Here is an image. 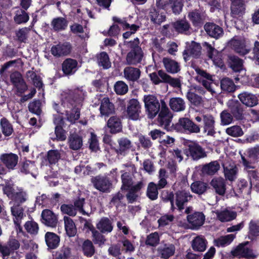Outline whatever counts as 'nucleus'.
<instances>
[{
  "label": "nucleus",
  "instance_id": "nucleus-1",
  "mask_svg": "<svg viewBox=\"0 0 259 259\" xmlns=\"http://www.w3.org/2000/svg\"><path fill=\"white\" fill-rule=\"evenodd\" d=\"M82 100V97H80L77 101L70 100L69 98H65L62 101L61 106L64 108L71 109V111L69 113L68 111H66L67 119L71 123H73L78 120L80 116V107Z\"/></svg>",
  "mask_w": 259,
  "mask_h": 259
},
{
  "label": "nucleus",
  "instance_id": "nucleus-2",
  "mask_svg": "<svg viewBox=\"0 0 259 259\" xmlns=\"http://www.w3.org/2000/svg\"><path fill=\"white\" fill-rule=\"evenodd\" d=\"M174 128L181 133H199L200 131V127L187 117L180 118Z\"/></svg>",
  "mask_w": 259,
  "mask_h": 259
},
{
  "label": "nucleus",
  "instance_id": "nucleus-3",
  "mask_svg": "<svg viewBox=\"0 0 259 259\" xmlns=\"http://www.w3.org/2000/svg\"><path fill=\"white\" fill-rule=\"evenodd\" d=\"M195 119L198 122L203 121L204 133H206L208 136H213L215 134V120L211 115L209 114H201L196 116Z\"/></svg>",
  "mask_w": 259,
  "mask_h": 259
},
{
  "label": "nucleus",
  "instance_id": "nucleus-4",
  "mask_svg": "<svg viewBox=\"0 0 259 259\" xmlns=\"http://www.w3.org/2000/svg\"><path fill=\"white\" fill-rule=\"evenodd\" d=\"M247 243V242L238 245L236 247L232 249L231 254L234 257L238 258L245 257L252 259L256 257L257 254L247 246L246 244Z\"/></svg>",
  "mask_w": 259,
  "mask_h": 259
},
{
  "label": "nucleus",
  "instance_id": "nucleus-5",
  "mask_svg": "<svg viewBox=\"0 0 259 259\" xmlns=\"http://www.w3.org/2000/svg\"><path fill=\"white\" fill-rule=\"evenodd\" d=\"M134 43L135 46L133 47V49L127 54L126 56L127 64L131 65H136L140 63L143 56L142 49L138 46L139 40L137 38L135 39Z\"/></svg>",
  "mask_w": 259,
  "mask_h": 259
},
{
  "label": "nucleus",
  "instance_id": "nucleus-6",
  "mask_svg": "<svg viewBox=\"0 0 259 259\" xmlns=\"http://www.w3.org/2000/svg\"><path fill=\"white\" fill-rule=\"evenodd\" d=\"M172 115L169 111L166 103L164 101L161 100V110L160 111L158 121L161 126H163L164 128L169 126Z\"/></svg>",
  "mask_w": 259,
  "mask_h": 259
},
{
  "label": "nucleus",
  "instance_id": "nucleus-7",
  "mask_svg": "<svg viewBox=\"0 0 259 259\" xmlns=\"http://www.w3.org/2000/svg\"><path fill=\"white\" fill-rule=\"evenodd\" d=\"M229 44L231 48L240 55H245L250 51L249 46L244 39L234 38L230 41Z\"/></svg>",
  "mask_w": 259,
  "mask_h": 259
},
{
  "label": "nucleus",
  "instance_id": "nucleus-8",
  "mask_svg": "<svg viewBox=\"0 0 259 259\" xmlns=\"http://www.w3.org/2000/svg\"><path fill=\"white\" fill-rule=\"evenodd\" d=\"M92 182L97 190L102 192H109L112 187L110 181L105 176H99L93 178Z\"/></svg>",
  "mask_w": 259,
  "mask_h": 259
},
{
  "label": "nucleus",
  "instance_id": "nucleus-9",
  "mask_svg": "<svg viewBox=\"0 0 259 259\" xmlns=\"http://www.w3.org/2000/svg\"><path fill=\"white\" fill-rule=\"evenodd\" d=\"M203 46L206 50L207 56L213 61L214 64L222 67L223 66V63L221 59V53L207 42H204L203 44Z\"/></svg>",
  "mask_w": 259,
  "mask_h": 259
},
{
  "label": "nucleus",
  "instance_id": "nucleus-10",
  "mask_svg": "<svg viewBox=\"0 0 259 259\" xmlns=\"http://www.w3.org/2000/svg\"><path fill=\"white\" fill-rule=\"evenodd\" d=\"M11 212L13 216V221L15 224L21 229L20 224L22 219L25 217V214L24 212V209L19 204L14 203L10 204Z\"/></svg>",
  "mask_w": 259,
  "mask_h": 259
},
{
  "label": "nucleus",
  "instance_id": "nucleus-11",
  "mask_svg": "<svg viewBox=\"0 0 259 259\" xmlns=\"http://www.w3.org/2000/svg\"><path fill=\"white\" fill-rule=\"evenodd\" d=\"M217 219L221 222H228L234 220L237 212L229 208H223L214 211Z\"/></svg>",
  "mask_w": 259,
  "mask_h": 259
},
{
  "label": "nucleus",
  "instance_id": "nucleus-12",
  "mask_svg": "<svg viewBox=\"0 0 259 259\" xmlns=\"http://www.w3.org/2000/svg\"><path fill=\"white\" fill-rule=\"evenodd\" d=\"M18 155L12 153L3 154L0 156L1 162L9 170L15 169L18 164Z\"/></svg>",
  "mask_w": 259,
  "mask_h": 259
},
{
  "label": "nucleus",
  "instance_id": "nucleus-13",
  "mask_svg": "<svg viewBox=\"0 0 259 259\" xmlns=\"http://www.w3.org/2000/svg\"><path fill=\"white\" fill-rule=\"evenodd\" d=\"M141 112V106L137 100L132 99L130 101L127 107L128 117L133 120L139 119Z\"/></svg>",
  "mask_w": 259,
  "mask_h": 259
},
{
  "label": "nucleus",
  "instance_id": "nucleus-14",
  "mask_svg": "<svg viewBox=\"0 0 259 259\" xmlns=\"http://www.w3.org/2000/svg\"><path fill=\"white\" fill-rule=\"evenodd\" d=\"M183 1L184 0H170L168 4L164 5L161 3L160 1H157L156 5L159 9L165 10H167L168 7H169L172 9L174 13L178 14L182 10Z\"/></svg>",
  "mask_w": 259,
  "mask_h": 259
},
{
  "label": "nucleus",
  "instance_id": "nucleus-15",
  "mask_svg": "<svg viewBox=\"0 0 259 259\" xmlns=\"http://www.w3.org/2000/svg\"><path fill=\"white\" fill-rule=\"evenodd\" d=\"M10 80L19 92L22 93L27 90V85L19 72L15 71L12 73L10 75Z\"/></svg>",
  "mask_w": 259,
  "mask_h": 259
},
{
  "label": "nucleus",
  "instance_id": "nucleus-16",
  "mask_svg": "<svg viewBox=\"0 0 259 259\" xmlns=\"http://www.w3.org/2000/svg\"><path fill=\"white\" fill-rule=\"evenodd\" d=\"M42 222L45 225L55 227L58 224L57 216L51 210L45 209L41 213Z\"/></svg>",
  "mask_w": 259,
  "mask_h": 259
},
{
  "label": "nucleus",
  "instance_id": "nucleus-17",
  "mask_svg": "<svg viewBox=\"0 0 259 259\" xmlns=\"http://www.w3.org/2000/svg\"><path fill=\"white\" fill-rule=\"evenodd\" d=\"M188 150L194 160H197L206 156V152L198 144L191 143L188 145Z\"/></svg>",
  "mask_w": 259,
  "mask_h": 259
},
{
  "label": "nucleus",
  "instance_id": "nucleus-18",
  "mask_svg": "<svg viewBox=\"0 0 259 259\" xmlns=\"http://www.w3.org/2000/svg\"><path fill=\"white\" fill-rule=\"evenodd\" d=\"M204 29L210 36L217 39L223 36L224 33L223 28L214 23H206L204 25Z\"/></svg>",
  "mask_w": 259,
  "mask_h": 259
},
{
  "label": "nucleus",
  "instance_id": "nucleus-19",
  "mask_svg": "<svg viewBox=\"0 0 259 259\" xmlns=\"http://www.w3.org/2000/svg\"><path fill=\"white\" fill-rule=\"evenodd\" d=\"M100 111L101 116H108L114 113V106L108 98H104L101 100Z\"/></svg>",
  "mask_w": 259,
  "mask_h": 259
},
{
  "label": "nucleus",
  "instance_id": "nucleus-20",
  "mask_svg": "<svg viewBox=\"0 0 259 259\" xmlns=\"http://www.w3.org/2000/svg\"><path fill=\"white\" fill-rule=\"evenodd\" d=\"M240 101L244 105L253 107L256 105L258 102L257 98L253 94L248 92H243L238 95Z\"/></svg>",
  "mask_w": 259,
  "mask_h": 259
},
{
  "label": "nucleus",
  "instance_id": "nucleus-21",
  "mask_svg": "<svg viewBox=\"0 0 259 259\" xmlns=\"http://www.w3.org/2000/svg\"><path fill=\"white\" fill-rule=\"evenodd\" d=\"M118 146L115 151L118 154L124 155L132 147L131 141L126 138H121L117 141Z\"/></svg>",
  "mask_w": 259,
  "mask_h": 259
},
{
  "label": "nucleus",
  "instance_id": "nucleus-22",
  "mask_svg": "<svg viewBox=\"0 0 259 259\" xmlns=\"http://www.w3.org/2000/svg\"><path fill=\"white\" fill-rule=\"evenodd\" d=\"M107 126L112 134H116L121 131L122 124L120 119L116 116L111 117L107 122Z\"/></svg>",
  "mask_w": 259,
  "mask_h": 259
},
{
  "label": "nucleus",
  "instance_id": "nucleus-23",
  "mask_svg": "<svg viewBox=\"0 0 259 259\" xmlns=\"http://www.w3.org/2000/svg\"><path fill=\"white\" fill-rule=\"evenodd\" d=\"M201 47L199 44L194 41L186 43V48L184 52V55L190 54L195 57L199 56L201 54Z\"/></svg>",
  "mask_w": 259,
  "mask_h": 259
},
{
  "label": "nucleus",
  "instance_id": "nucleus-24",
  "mask_svg": "<svg viewBox=\"0 0 259 259\" xmlns=\"http://www.w3.org/2000/svg\"><path fill=\"white\" fill-rule=\"evenodd\" d=\"M141 71L137 68L126 67L124 69L123 75L124 78L131 81L137 80L140 76Z\"/></svg>",
  "mask_w": 259,
  "mask_h": 259
},
{
  "label": "nucleus",
  "instance_id": "nucleus-25",
  "mask_svg": "<svg viewBox=\"0 0 259 259\" xmlns=\"http://www.w3.org/2000/svg\"><path fill=\"white\" fill-rule=\"evenodd\" d=\"M77 69V62L73 59H67L62 64V70L66 75L72 74Z\"/></svg>",
  "mask_w": 259,
  "mask_h": 259
},
{
  "label": "nucleus",
  "instance_id": "nucleus-26",
  "mask_svg": "<svg viewBox=\"0 0 259 259\" xmlns=\"http://www.w3.org/2000/svg\"><path fill=\"white\" fill-rule=\"evenodd\" d=\"M211 186L215 190V192L220 195H223L226 191L225 181L222 178H213L211 182Z\"/></svg>",
  "mask_w": 259,
  "mask_h": 259
},
{
  "label": "nucleus",
  "instance_id": "nucleus-27",
  "mask_svg": "<svg viewBox=\"0 0 259 259\" xmlns=\"http://www.w3.org/2000/svg\"><path fill=\"white\" fill-rule=\"evenodd\" d=\"M188 221L194 228L202 226L204 222L205 217L201 212H195L187 216Z\"/></svg>",
  "mask_w": 259,
  "mask_h": 259
},
{
  "label": "nucleus",
  "instance_id": "nucleus-28",
  "mask_svg": "<svg viewBox=\"0 0 259 259\" xmlns=\"http://www.w3.org/2000/svg\"><path fill=\"white\" fill-rule=\"evenodd\" d=\"M68 22L64 17H58L54 18L51 23L53 30L60 31L65 30L68 26Z\"/></svg>",
  "mask_w": 259,
  "mask_h": 259
},
{
  "label": "nucleus",
  "instance_id": "nucleus-29",
  "mask_svg": "<svg viewBox=\"0 0 259 259\" xmlns=\"http://www.w3.org/2000/svg\"><path fill=\"white\" fill-rule=\"evenodd\" d=\"M70 51L69 44H59L53 46L51 49L52 54L55 56H61L68 54Z\"/></svg>",
  "mask_w": 259,
  "mask_h": 259
},
{
  "label": "nucleus",
  "instance_id": "nucleus-30",
  "mask_svg": "<svg viewBox=\"0 0 259 259\" xmlns=\"http://www.w3.org/2000/svg\"><path fill=\"white\" fill-rule=\"evenodd\" d=\"M60 241V237L54 233L48 232L45 234V241L50 249H55L57 247Z\"/></svg>",
  "mask_w": 259,
  "mask_h": 259
},
{
  "label": "nucleus",
  "instance_id": "nucleus-31",
  "mask_svg": "<svg viewBox=\"0 0 259 259\" xmlns=\"http://www.w3.org/2000/svg\"><path fill=\"white\" fill-rule=\"evenodd\" d=\"M97 228L102 233L111 232L113 230L111 222L107 218H103L97 224Z\"/></svg>",
  "mask_w": 259,
  "mask_h": 259
},
{
  "label": "nucleus",
  "instance_id": "nucleus-32",
  "mask_svg": "<svg viewBox=\"0 0 259 259\" xmlns=\"http://www.w3.org/2000/svg\"><path fill=\"white\" fill-rule=\"evenodd\" d=\"M192 196L185 191L176 193V204L180 210L183 209L184 203L191 199Z\"/></svg>",
  "mask_w": 259,
  "mask_h": 259
},
{
  "label": "nucleus",
  "instance_id": "nucleus-33",
  "mask_svg": "<svg viewBox=\"0 0 259 259\" xmlns=\"http://www.w3.org/2000/svg\"><path fill=\"white\" fill-rule=\"evenodd\" d=\"M143 186V182L140 181L127 190H129V192L126 195V197L129 202L132 203L136 200L138 196L137 193Z\"/></svg>",
  "mask_w": 259,
  "mask_h": 259
},
{
  "label": "nucleus",
  "instance_id": "nucleus-34",
  "mask_svg": "<svg viewBox=\"0 0 259 259\" xmlns=\"http://www.w3.org/2000/svg\"><path fill=\"white\" fill-rule=\"evenodd\" d=\"M170 108L175 111L180 112L184 111L185 109V102L181 98H172L170 99L169 102Z\"/></svg>",
  "mask_w": 259,
  "mask_h": 259
},
{
  "label": "nucleus",
  "instance_id": "nucleus-35",
  "mask_svg": "<svg viewBox=\"0 0 259 259\" xmlns=\"http://www.w3.org/2000/svg\"><path fill=\"white\" fill-rule=\"evenodd\" d=\"M162 62L165 69L169 73H176L180 70L179 64L174 60L164 58L163 59Z\"/></svg>",
  "mask_w": 259,
  "mask_h": 259
},
{
  "label": "nucleus",
  "instance_id": "nucleus-36",
  "mask_svg": "<svg viewBox=\"0 0 259 259\" xmlns=\"http://www.w3.org/2000/svg\"><path fill=\"white\" fill-rule=\"evenodd\" d=\"M63 220L67 235L69 237L74 236L76 234L77 230L74 222L71 218L67 216H65Z\"/></svg>",
  "mask_w": 259,
  "mask_h": 259
},
{
  "label": "nucleus",
  "instance_id": "nucleus-37",
  "mask_svg": "<svg viewBox=\"0 0 259 259\" xmlns=\"http://www.w3.org/2000/svg\"><path fill=\"white\" fill-rule=\"evenodd\" d=\"M228 106L230 112H231L237 119H242L243 110L240 107V105L238 103L232 100L229 101L228 103Z\"/></svg>",
  "mask_w": 259,
  "mask_h": 259
},
{
  "label": "nucleus",
  "instance_id": "nucleus-38",
  "mask_svg": "<svg viewBox=\"0 0 259 259\" xmlns=\"http://www.w3.org/2000/svg\"><path fill=\"white\" fill-rule=\"evenodd\" d=\"M173 27L176 31L187 34L190 29V25L186 20L182 19L178 20L172 24Z\"/></svg>",
  "mask_w": 259,
  "mask_h": 259
},
{
  "label": "nucleus",
  "instance_id": "nucleus-39",
  "mask_svg": "<svg viewBox=\"0 0 259 259\" xmlns=\"http://www.w3.org/2000/svg\"><path fill=\"white\" fill-rule=\"evenodd\" d=\"M28 194L24 189L20 187L17 193L11 199L10 204L17 203L21 204L24 203L28 199Z\"/></svg>",
  "mask_w": 259,
  "mask_h": 259
},
{
  "label": "nucleus",
  "instance_id": "nucleus-40",
  "mask_svg": "<svg viewBox=\"0 0 259 259\" xmlns=\"http://www.w3.org/2000/svg\"><path fill=\"white\" fill-rule=\"evenodd\" d=\"M220 168L219 163L217 161H214L204 165L202 168V171L204 174L213 175L219 170Z\"/></svg>",
  "mask_w": 259,
  "mask_h": 259
},
{
  "label": "nucleus",
  "instance_id": "nucleus-41",
  "mask_svg": "<svg viewBox=\"0 0 259 259\" xmlns=\"http://www.w3.org/2000/svg\"><path fill=\"white\" fill-rule=\"evenodd\" d=\"M150 17L153 23L158 24H160L165 20L164 13L155 9L151 10L150 12Z\"/></svg>",
  "mask_w": 259,
  "mask_h": 259
},
{
  "label": "nucleus",
  "instance_id": "nucleus-42",
  "mask_svg": "<svg viewBox=\"0 0 259 259\" xmlns=\"http://www.w3.org/2000/svg\"><path fill=\"white\" fill-rule=\"evenodd\" d=\"M193 249L197 251H204L206 247V241L201 236L195 237L192 244Z\"/></svg>",
  "mask_w": 259,
  "mask_h": 259
},
{
  "label": "nucleus",
  "instance_id": "nucleus-43",
  "mask_svg": "<svg viewBox=\"0 0 259 259\" xmlns=\"http://www.w3.org/2000/svg\"><path fill=\"white\" fill-rule=\"evenodd\" d=\"M20 188V187L15 186L13 183L7 182L4 186L3 190L4 194L12 199Z\"/></svg>",
  "mask_w": 259,
  "mask_h": 259
},
{
  "label": "nucleus",
  "instance_id": "nucleus-44",
  "mask_svg": "<svg viewBox=\"0 0 259 259\" xmlns=\"http://www.w3.org/2000/svg\"><path fill=\"white\" fill-rule=\"evenodd\" d=\"M159 75L164 82L168 83L170 85L175 88L181 87V84L179 79L171 78L162 70H159Z\"/></svg>",
  "mask_w": 259,
  "mask_h": 259
},
{
  "label": "nucleus",
  "instance_id": "nucleus-45",
  "mask_svg": "<svg viewBox=\"0 0 259 259\" xmlns=\"http://www.w3.org/2000/svg\"><path fill=\"white\" fill-rule=\"evenodd\" d=\"M235 238V235L229 234L214 240V244L218 246H225L229 245Z\"/></svg>",
  "mask_w": 259,
  "mask_h": 259
},
{
  "label": "nucleus",
  "instance_id": "nucleus-46",
  "mask_svg": "<svg viewBox=\"0 0 259 259\" xmlns=\"http://www.w3.org/2000/svg\"><path fill=\"white\" fill-rule=\"evenodd\" d=\"M69 145L71 149L77 150L82 145V138L77 135H72L69 138Z\"/></svg>",
  "mask_w": 259,
  "mask_h": 259
},
{
  "label": "nucleus",
  "instance_id": "nucleus-47",
  "mask_svg": "<svg viewBox=\"0 0 259 259\" xmlns=\"http://www.w3.org/2000/svg\"><path fill=\"white\" fill-rule=\"evenodd\" d=\"M0 125L2 132L4 136L8 137L13 133L14 130L12 124L6 118L1 119Z\"/></svg>",
  "mask_w": 259,
  "mask_h": 259
},
{
  "label": "nucleus",
  "instance_id": "nucleus-48",
  "mask_svg": "<svg viewBox=\"0 0 259 259\" xmlns=\"http://www.w3.org/2000/svg\"><path fill=\"white\" fill-rule=\"evenodd\" d=\"M231 6L232 13L233 15H240L242 14L245 10L244 3L241 0H232Z\"/></svg>",
  "mask_w": 259,
  "mask_h": 259
},
{
  "label": "nucleus",
  "instance_id": "nucleus-49",
  "mask_svg": "<svg viewBox=\"0 0 259 259\" xmlns=\"http://www.w3.org/2000/svg\"><path fill=\"white\" fill-rule=\"evenodd\" d=\"M98 63L99 66L104 69H108L111 66V63L107 54L104 52L101 53L97 56Z\"/></svg>",
  "mask_w": 259,
  "mask_h": 259
},
{
  "label": "nucleus",
  "instance_id": "nucleus-50",
  "mask_svg": "<svg viewBox=\"0 0 259 259\" xmlns=\"http://www.w3.org/2000/svg\"><path fill=\"white\" fill-rule=\"evenodd\" d=\"M26 78L29 81L32 82L33 84L36 87L40 88L42 86L41 79L39 76H37L35 73L31 70L28 71L26 72Z\"/></svg>",
  "mask_w": 259,
  "mask_h": 259
},
{
  "label": "nucleus",
  "instance_id": "nucleus-51",
  "mask_svg": "<svg viewBox=\"0 0 259 259\" xmlns=\"http://www.w3.org/2000/svg\"><path fill=\"white\" fill-rule=\"evenodd\" d=\"M90 231L92 232L93 236V241L95 244H98L99 246L103 245L106 239L104 236L97 231L93 226L89 227Z\"/></svg>",
  "mask_w": 259,
  "mask_h": 259
},
{
  "label": "nucleus",
  "instance_id": "nucleus-52",
  "mask_svg": "<svg viewBox=\"0 0 259 259\" xmlns=\"http://www.w3.org/2000/svg\"><path fill=\"white\" fill-rule=\"evenodd\" d=\"M229 63L231 67L236 72L240 71L242 70V61L238 57L235 56L229 57Z\"/></svg>",
  "mask_w": 259,
  "mask_h": 259
},
{
  "label": "nucleus",
  "instance_id": "nucleus-53",
  "mask_svg": "<svg viewBox=\"0 0 259 259\" xmlns=\"http://www.w3.org/2000/svg\"><path fill=\"white\" fill-rule=\"evenodd\" d=\"M253 185L250 182L248 184L247 181L244 179H241L239 181L238 187L241 193L243 195H248L250 193L251 186Z\"/></svg>",
  "mask_w": 259,
  "mask_h": 259
},
{
  "label": "nucleus",
  "instance_id": "nucleus-54",
  "mask_svg": "<svg viewBox=\"0 0 259 259\" xmlns=\"http://www.w3.org/2000/svg\"><path fill=\"white\" fill-rule=\"evenodd\" d=\"M221 87L223 91L228 92H233L235 90L234 83L228 78H225L221 80Z\"/></svg>",
  "mask_w": 259,
  "mask_h": 259
},
{
  "label": "nucleus",
  "instance_id": "nucleus-55",
  "mask_svg": "<svg viewBox=\"0 0 259 259\" xmlns=\"http://www.w3.org/2000/svg\"><path fill=\"white\" fill-rule=\"evenodd\" d=\"M159 250L162 257L167 258L174 254L175 247L174 245L169 244L160 248Z\"/></svg>",
  "mask_w": 259,
  "mask_h": 259
},
{
  "label": "nucleus",
  "instance_id": "nucleus-56",
  "mask_svg": "<svg viewBox=\"0 0 259 259\" xmlns=\"http://www.w3.org/2000/svg\"><path fill=\"white\" fill-rule=\"evenodd\" d=\"M207 185L206 183L201 182H195L193 183L191 186L192 191L196 194H201L203 193L206 190Z\"/></svg>",
  "mask_w": 259,
  "mask_h": 259
},
{
  "label": "nucleus",
  "instance_id": "nucleus-57",
  "mask_svg": "<svg viewBox=\"0 0 259 259\" xmlns=\"http://www.w3.org/2000/svg\"><path fill=\"white\" fill-rule=\"evenodd\" d=\"M158 185H156L153 182L149 184L147 190V195L150 199L155 200L157 199L158 194Z\"/></svg>",
  "mask_w": 259,
  "mask_h": 259
},
{
  "label": "nucleus",
  "instance_id": "nucleus-58",
  "mask_svg": "<svg viewBox=\"0 0 259 259\" xmlns=\"http://www.w3.org/2000/svg\"><path fill=\"white\" fill-rule=\"evenodd\" d=\"M121 180L122 183V189L127 190L134 185L131 176L127 172L122 175Z\"/></svg>",
  "mask_w": 259,
  "mask_h": 259
},
{
  "label": "nucleus",
  "instance_id": "nucleus-59",
  "mask_svg": "<svg viewBox=\"0 0 259 259\" xmlns=\"http://www.w3.org/2000/svg\"><path fill=\"white\" fill-rule=\"evenodd\" d=\"M36 170V167L34 162L26 160L22 165L21 171L26 174L30 173L32 174Z\"/></svg>",
  "mask_w": 259,
  "mask_h": 259
},
{
  "label": "nucleus",
  "instance_id": "nucleus-60",
  "mask_svg": "<svg viewBox=\"0 0 259 259\" xmlns=\"http://www.w3.org/2000/svg\"><path fill=\"white\" fill-rule=\"evenodd\" d=\"M82 250L84 255L87 256H92L95 252V249L93 243L89 240H87L83 242Z\"/></svg>",
  "mask_w": 259,
  "mask_h": 259
},
{
  "label": "nucleus",
  "instance_id": "nucleus-61",
  "mask_svg": "<svg viewBox=\"0 0 259 259\" xmlns=\"http://www.w3.org/2000/svg\"><path fill=\"white\" fill-rule=\"evenodd\" d=\"M56 256L58 259H69L71 256L70 249L64 246L56 252Z\"/></svg>",
  "mask_w": 259,
  "mask_h": 259
},
{
  "label": "nucleus",
  "instance_id": "nucleus-62",
  "mask_svg": "<svg viewBox=\"0 0 259 259\" xmlns=\"http://www.w3.org/2000/svg\"><path fill=\"white\" fill-rule=\"evenodd\" d=\"M28 20L29 16L24 11L22 10L17 11L14 17V20L17 24L26 23Z\"/></svg>",
  "mask_w": 259,
  "mask_h": 259
},
{
  "label": "nucleus",
  "instance_id": "nucleus-63",
  "mask_svg": "<svg viewBox=\"0 0 259 259\" xmlns=\"http://www.w3.org/2000/svg\"><path fill=\"white\" fill-rule=\"evenodd\" d=\"M30 30V28L24 27L16 31V35L17 39L21 42H25L28 38Z\"/></svg>",
  "mask_w": 259,
  "mask_h": 259
},
{
  "label": "nucleus",
  "instance_id": "nucleus-64",
  "mask_svg": "<svg viewBox=\"0 0 259 259\" xmlns=\"http://www.w3.org/2000/svg\"><path fill=\"white\" fill-rule=\"evenodd\" d=\"M114 91L118 95H124L128 91V86L123 81H118L114 84Z\"/></svg>",
  "mask_w": 259,
  "mask_h": 259
}]
</instances>
